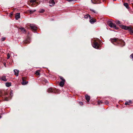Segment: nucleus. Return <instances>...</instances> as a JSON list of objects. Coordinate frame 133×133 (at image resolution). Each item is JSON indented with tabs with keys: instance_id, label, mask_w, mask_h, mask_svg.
Returning <instances> with one entry per match:
<instances>
[{
	"instance_id": "obj_2",
	"label": "nucleus",
	"mask_w": 133,
	"mask_h": 133,
	"mask_svg": "<svg viewBox=\"0 0 133 133\" xmlns=\"http://www.w3.org/2000/svg\"><path fill=\"white\" fill-rule=\"evenodd\" d=\"M120 27L122 29L126 30H128L130 31V34L131 35L133 34V31L132 28L131 26H127L123 25H119Z\"/></svg>"
},
{
	"instance_id": "obj_15",
	"label": "nucleus",
	"mask_w": 133,
	"mask_h": 133,
	"mask_svg": "<svg viewBox=\"0 0 133 133\" xmlns=\"http://www.w3.org/2000/svg\"><path fill=\"white\" fill-rule=\"evenodd\" d=\"M1 79L5 81H7V79L6 78V77L5 76H2L1 78Z\"/></svg>"
},
{
	"instance_id": "obj_23",
	"label": "nucleus",
	"mask_w": 133,
	"mask_h": 133,
	"mask_svg": "<svg viewBox=\"0 0 133 133\" xmlns=\"http://www.w3.org/2000/svg\"><path fill=\"white\" fill-rule=\"evenodd\" d=\"M19 13H17V20L20 18V16Z\"/></svg>"
},
{
	"instance_id": "obj_16",
	"label": "nucleus",
	"mask_w": 133,
	"mask_h": 133,
	"mask_svg": "<svg viewBox=\"0 0 133 133\" xmlns=\"http://www.w3.org/2000/svg\"><path fill=\"white\" fill-rule=\"evenodd\" d=\"M5 85L6 87H9L11 86V83L6 82L5 84Z\"/></svg>"
},
{
	"instance_id": "obj_11",
	"label": "nucleus",
	"mask_w": 133,
	"mask_h": 133,
	"mask_svg": "<svg viewBox=\"0 0 133 133\" xmlns=\"http://www.w3.org/2000/svg\"><path fill=\"white\" fill-rule=\"evenodd\" d=\"M49 3L51 4L50 5V6H54L55 4L54 0H50L49 1Z\"/></svg>"
},
{
	"instance_id": "obj_32",
	"label": "nucleus",
	"mask_w": 133,
	"mask_h": 133,
	"mask_svg": "<svg viewBox=\"0 0 133 133\" xmlns=\"http://www.w3.org/2000/svg\"><path fill=\"white\" fill-rule=\"evenodd\" d=\"M4 100L5 101H8L9 100V99L8 97H6L5 98Z\"/></svg>"
},
{
	"instance_id": "obj_31",
	"label": "nucleus",
	"mask_w": 133,
	"mask_h": 133,
	"mask_svg": "<svg viewBox=\"0 0 133 133\" xmlns=\"http://www.w3.org/2000/svg\"><path fill=\"white\" fill-rule=\"evenodd\" d=\"M10 57V55L9 54H7V59H9Z\"/></svg>"
},
{
	"instance_id": "obj_30",
	"label": "nucleus",
	"mask_w": 133,
	"mask_h": 133,
	"mask_svg": "<svg viewBox=\"0 0 133 133\" xmlns=\"http://www.w3.org/2000/svg\"><path fill=\"white\" fill-rule=\"evenodd\" d=\"M92 2L94 3H95L96 2V0H91Z\"/></svg>"
},
{
	"instance_id": "obj_7",
	"label": "nucleus",
	"mask_w": 133,
	"mask_h": 133,
	"mask_svg": "<svg viewBox=\"0 0 133 133\" xmlns=\"http://www.w3.org/2000/svg\"><path fill=\"white\" fill-rule=\"evenodd\" d=\"M30 38L29 37H27L26 39L23 41V44H28L30 43Z\"/></svg>"
},
{
	"instance_id": "obj_28",
	"label": "nucleus",
	"mask_w": 133,
	"mask_h": 133,
	"mask_svg": "<svg viewBox=\"0 0 133 133\" xmlns=\"http://www.w3.org/2000/svg\"><path fill=\"white\" fill-rule=\"evenodd\" d=\"M6 38L5 37H2L1 38V40L2 41H4L5 40Z\"/></svg>"
},
{
	"instance_id": "obj_40",
	"label": "nucleus",
	"mask_w": 133,
	"mask_h": 133,
	"mask_svg": "<svg viewBox=\"0 0 133 133\" xmlns=\"http://www.w3.org/2000/svg\"><path fill=\"white\" fill-rule=\"evenodd\" d=\"M15 18L16 20H17V14H15Z\"/></svg>"
},
{
	"instance_id": "obj_6",
	"label": "nucleus",
	"mask_w": 133,
	"mask_h": 133,
	"mask_svg": "<svg viewBox=\"0 0 133 133\" xmlns=\"http://www.w3.org/2000/svg\"><path fill=\"white\" fill-rule=\"evenodd\" d=\"M30 27L32 31L35 32L36 31L37 29V28L33 24H30Z\"/></svg>"
},
{
	"instance_id": "obj_29",
	"label": "nucleus",
	"mask_w": 133,
	"mask_h": 133,
	"mask_svg": "<svg viewBox=\"0 0 133 133\" xmlns=\"http://www.w3.org/2000/svg\"><path fill=\"white\" fill-rule=\"evenodd\" d=\"M14 74L15 75H17V70L16 69H15L14 70Z\"/></svg>"
},
{
	"instance_id": "obj_4",
	"label": "nucleus",
	"mask_w": 133,
	"mask_h": 133,
	"mask_svg": "<svg viewBox=\"0 0 133 133\" xmlns=\"http://www.w3.org/2000/svg\"><path fill=\"white\" fill-rule=\"evenodd\" d=\"M92 45L94 48L98 49L99 47V45L96 40H94L92 44Z\"/></svg>"
},
{
	"instance_id": "obj_43",
	"label": "nucleus",
	"mask_w": 133,
	"mask_h": 133,
	"mask_svg": "<svg viewBox=\"0 0 133 133\" xmlns=\"http://www.w3.org/2000/svg\"><path fill=\"white\" fill-rule=\"evenodd\" d=\"M6 94H7L6 93V92H5V95H6Z\"/></svg>"
},
{
	"instance_id": "obj_41",
	"label": "nucleus",
	"mask_w": 133,
	"mask_h": 133,
	"mask_svg": "<svg viewBox=\"0 0 133 133\" xmlns=\"http://www.w3.org/2000/svg\"><path fill=\"white\" fill-rule=\"evenodd\" d=\"M3 64H4V65L5 66V67H6V65H6V64H5V63H3Z\"/></svg>"
},
{
	"instance_id": "obj_25",
	"label": "nucleus",
	"mask_w": 133,
	"mask_h": 133,
	"mask_svg": "<svg viewBox=\"0 0 133 133\" xmlns=\"http://www.w3.org/2000/svg\"><path fill=\"white\" fill-rule=\"evenodd\" d=\"M90 10L91 11L94 12V13H97V12L96 11H95V10H93L92 9H90Z\"/></svg>"
},
{
	"instance_id": "obj_24",
	"label": "nucleus",
	"mask_w": 133,
	"mask_h": 133,
	"mask_svg": "<svg viewBox=\"0 0 133 133\" xmlns=\"http://www.w3.org/2000/svg\"><path fill=\"white\" fill-rule=\"evenodd\" d=\"M103 103H105L106 104H109V102L107 101H104Z\"/></svg>"
},
{
	"instance_id": "obj_13",
	"label": "nucleus",
	"mask_w": 133,
	"mask_h": 133,
	"mask_svg": "<svg viewBox=\"0 0 133 133\" xmlns=\"http://www.w3.org/2000/svg\"><path fill=\"white\" fill-rule=\"evenodd\" d=\"M36 10H29L28 11V12L30 14H32L36 11Z\"/></svg>"
},
{
	"instance_id": "obj_46",
	"label": "nucleus",
	"mask_w": 133,
	"mask_h": 133,
	"mask_svg": "<svg viewBox=\"0 0 133 133\" xmlns=\"http://www.w3.org/2000/svg\"><path fill=\"white\" fill-rule=\"evenodd\" d=\"M132 5H133V4H132Z\"/></svg>"
},
{
	"instance_id": "obj_20",
	"label": "nucleus",
	"mask_w": 133,
	"mask_h": 133,
	"mask_svg": "<svg viewBox=\"0 0 133 133\" xmlns=\"http://www.w3.org/2000/svg\"><path fill=\"white\" fill-rule=\"evenodd\" d=\"M59 77L60 78V79L62 80L61 81H63L64 82H65V79L62 77L61 76H59Z\"/></svg>"
},
{
	"instance_id": "obj_19",
	"label": "nucleus",
	"mask_w": 133,
	"mask_h": 133,
	"mask_svg": "<svg viewBox=\"0 0 133 133\" xmlns=\"http://www.w3.org/2000/svg\"><path fill=\"white\" fill-rule=\"evenodd\" d=\"M40 70H38L36 71L35 74L37 75H40Z\"/></svg>"
},
{
	"instance_id": "obj_1",
	"label": "nucleus",
	"mask_w": 133,
	"mask_h": 133,
	"mask_svg": "<svg viewBox=\"0 0 133 133\" xmlns=\"http://www.w3.org/2000/svg\"><path fill=\"white\" fill-rule=\"evenodd\" d=\"M111 42L115 45H119L123 46L125 45V43L124 41L118 38H111Z\"/></svg>"
},
{
	"instance_id": "obj_36",
	"label": "nucleus",
	"mask_w": 133,
	"mask_h": 133,
	"mask_svg": "<svg viewBox=\"0 0 133 133\" xmlns=\"http://www.w3.org/2000/svg\"><path fill=\"white\" fill-rule=\"evenodd\" d=\"M66 0L67 1H68L69 2H71L72 1H75V0Z\"/></svg>"
},
{
	"instance_id": "obj_3",
	"label": "nucleus",
	"mask_w": 133,
	"mask_h": 133,
	"mask_svg": "<svg viewBox=\"0 0 133 133\" xmlns=\"http://www.w3.org/2000/svg\"><path fill=\"white\" fill-rule=\"evenodd\" d=\"M108 24L111 28H114L116 30H118V27H116V25L112 23L111 21H109L108 22Z\"/></svg>"
},
{
	"instance_id": "obj_12",
	"label": "nucleus",
	"mask_w": 133,
	"mask_h": 133,
	"mask_svg": "<svg viewBox=\"0 0 133 133\" xmlns=\"http://www.w3.org/2000/svg\"><path fill=\"white\" fill-rule=\"evenodd\" d=\"M85 98L86 100L88 102H89L90 99V97L88 96L87 95H85Z\"/></svg>"
},
{
	"instance_id": "obj_21",
	"label": "nucleus",
	"mask_w": 133,
	"mask_h": 133,
	"mask_svg": "<svg viewBox=\"0 0 133 133\" xmlns=\"http://www.w3.org/2000/svg\"><path fill=\"white\" fill-rule=\"evenodd\" d=\"M90 16L88 14H87L84 16V18H87L88 17H89V18H90Z\"/></svg>"
},
{
	"instance_id": "obj_9",
	"label": "nucleus",
	"mask_w": 133,
	"mask_h": 133,
	"mask_svg": "<svg viewBox=\"0 0 133 133\" xmlns=\"http://www.w3.org/2000/svg\"><path fill=\"white\" fill-rule=\"evenodd\" d=\"M17 28H18V30L19 31H21L22 33H25L26 32V30L24 28L22 27H21L19 28H18L17 26Z\"/></svg>"
},
{
	"instance_id": "obj_33",
	"label": "nucleus",
	"mask_w": 133,
	"mask_h": 133,
	"mask_svg": "<svg viewBox=\"0 0 133 133\" xmlns=\"http://www.w3.org/2000/svg\"><path fill=\"white\" fill-rule=\"evenodd\" d=\"M45 11L43 9L41 10L40 11L41 13H43Z\"/></svg>"
},
{
	"instance_id": "obj_10",
	"label": "nucleus",
	"mask_w": 133,
	"mask_h": 133,
	"mask_svg": "<svg viewBox=\"0 0 133 133\" xmlns=\"http://www.w3.org/2000/svg\"><path fill=\"white\" fill-rule=\"evenodd\" d=\"M90 22L91 24H93L96 22V20L95 19L93 18L92 17L90 18Z\"/></svg>"
},
{
	"instance_id": "obj_38",
	"label": "nucleus",
	"mask_w": 133,
	"mask_h": 133,
	"mask_svg": "<svg viewBox=\"0 0 133 133\" xmlns=\"http://www.w3.org/2000/svg\"><path fill=\"white\" fill-rule=\"evenodd\" d=\"M17 76L18 75V73L19 72V71L18 70H17Z\"/></svg>"
},
{
	"instance_id": "obj_37",
	"label": "nucleus",
	"mask_w": 133,
	"mask_h": 133,
	"mask_svg": "<svg viewBox=\"0 0 133 133\" xmlns=\"http://www.w3.org/2000/svg\"><path fill=\"white\" fill-rule=\"evenodd\" d=\"M129 102H126L125 103V105H129Z\"/></svg>"
},
{
	"instance_id": "obj_34",
	"label": "nucleus",
	"mask_w": 133,
	"mask_h": 133,
	"mask_svg": "<svg viewBox=\"0 0 133 133\" xmlns=\"http://www.w3.org/2000/svg\"><path fill=\"white\" fill-rule=\"evenodd\" d=\"M79 104L80 105H82L83 104V103L82 102H79Z\"/></svg>"
},
{
	"instance_id": "obj_45",
	"label": "nucleus",
	"mask_w": 133,
	"mask_h": 133,
	"mask_svg": "<svg viewBox=\"0 0 133 133\" xmlns=\"http://www.w3.org/2000/svg\"><path fill=\"white\" fill-rule=\"evenodd\" d=\"M1 118V116L0 115V118Z\"/></svg>"
},
{
	"instance_id": "obj_18",
	"label": "nucleus",
	"mask_w": 133,
	"mask_h": 133,
	"mask_svg": "<svg viewBox=\"0 0 133 133\" xmlns=\"http://www.w3.org/2000/svg\"><path fill=\"white\" fill-rule=\"evenodd\" d=\"M124 5L126 7V8L128 9L129 8V5L128 3H125L124 4Z\"/></svg>"
},
{
	"instance_id": "obj_44",
	"label": "nucleus",
	"mask_w": 133,
	"mask_h": 133,
	"mask_svg": "<svg viewBox=\"0 0 133 133\" xmlns=\"http://www.w3.org/2000/svg\"><path fill=\"white\" fill-rule=\"evenodd\" d=\"M47 82H48L47 81V80H46L45 82L46 83Z\"/></svg>"
},
{
	"instance_id": "obj_8",
	"label": "nucleus",
	"mask_w": 133,
	"mask_h": 133,
	"mask_svg": "<svg viewBox=\"0 0 133 133\" xmlns=\"http://www.w3.org/2000/svg\"><path fill=\"white\" fill-rule=\"evenodd\" d=\"M48 92L49 93L54 92L55 93H56V91L54 88H50L48 89Z\"/></svg>"
},
{
	"instance_id": "obj_22",
	"label": "nucleus",
	"mask_w": 133,
	"mask_h": 133,
	"mask_svg": "<svg viewBox=\"0 0 133 133\" xmlns=\"http://www.w3.org/2000/svg\"><path fill=\"white\" fill-rule=\"evenodd\" d=\"M115 22L117 24H121L120 21L118 20H116L115 21Z\"/></svg>"
},
{
	"instance_id": "obj_5",
	"label": "nucleus",
	"mask_w": 133,
	"mask_h": 133,
	"mask_svg": "<svg viewBox=\"0 0 133 133\" xmlns=\"http://www.w3.org/2000/svg\"><path fill=\"white\" fill-rule=\"evenodd\" d=\"M26 79L27 78L26 77H23L22 78V81L21 82L22 85H24L28 83V81H26Z\"/></svg>"
},
{
	"instance_id": "obj_26",
	"label": "nucleus",
	"mask_w": 133,
	"mask_h": 133,
	"mask_svg": "<svg viewBox=\"0 0 133 133\" xmlns=\"http://www.w3.org/2000/svg\"><path fill=\"white\" fill-rule=\"evenodd\" d=\"M130 58L133 60V53L130 56Z\"/></svg>"
},
{
	"instance_id": "obj_27",
	"label": "nucleus",
	"mask_w": 133,
	"mask_h": 133,
	"mask_svg": "<svg viewBox=\"0 0 133 133\" xmlns=\"http://www.w3.org/2000/svg\"><path fill=\"white\" fill-rule=\"evenodd\" d=\"M36 1V0H31L30 1V2L31 3H34Z\"/></svg>"
},
{
	"instance_id": "obj_39",
	"label": "nucleus",
	"mask_w": 133,
	"mask_h": 133,
	"mask_svg": "<svg viewBox=\"0 0 133 133\" xmlns=\"http://www.w3.org/2000/svg\"><path fill=\"white\" fill-rule=\"evenodd\" d=\"M129 103L130 104V103H131V101H129Z\"/></svg>"
},
{
	"instance_id": "obj_17",
	"label": "nucleus",
	"mask_w": 133,
	"mask_h": 133,
	"mask_svg": "<svg viewBox=\"0 0 133 133\" xmlns=\"http://www.w3.org/2000/svg\"><path fill=\"white\" fill-rule=\"evenodd\" d=\"M104 101L102 100H99L98 101V104L99 105L100 104H103V103Z\"/></svg>"
},
{
	"instance_id": "obj_14",
	"label": "nucleus",
	"mask_w": 133,
	"mask_h": 133,
	"mask_svg": "<svg viewBox=\"0 0 133 133\" xmlns=\"http://www.w3.org/2000/svg\"><path fill=\"white\" fill-rule=\"evenodd\" d=\"M65 82L63 81H61L59 84V86L61 87H63L64 84Z\"/></svg>"
},
{
	"instance_id": "obj_42",
	"label": "nucleus",
	"mask_w": 133,
	"mask_h": 133,
	"mask_svg": "<svg viewBox=\"0 0 133 133\" xmlns=\"http://www.w3.org/2000/svg\"><path fill=\"white\" fill-rule=\"evenodd\" d=\"M12 94V91H11V92H10V95L11 96V94Z\"/></svg>"
},
{
	"instance_id": "obj_35",
	"label": "nucleus",
	"mask_w": 133,
	"mask_h": 133,
	"mask_svg": "<svg viewBox=\"0 0 133 133\" xmlns=\"http://www.w3.org/2000/svg\"><path fill=\"white\" fill-rule=\"evenodd\" d=\"M13 14V12H12L10 14V15L11 17V16Z\"/></svg>"
}]
</instances>
